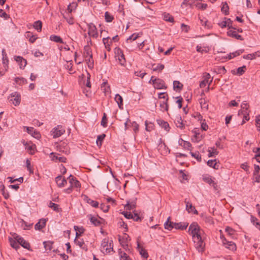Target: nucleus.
<instances>
[{
	"label": "nucleus",
	"mask_w": 260,
	"mask_h": 260,
	"mask_svg": "<svg viewBox=\"0 0 260 260\" xmlns=\"http://www.w3.org/2000/svg\"><path fill=\"white\" fill-rule=\"evenodd\" d=\"M188 233L192 236L193 241L204 240L206 235L203 229H188Z\"/></svg>",
	"instance_id": "f257e3e1"
},
{
	"label": "nucleus",
	"mask_w": 260,
	"mask_h": 260,
	"mask_svg": "<svg viewBox=\"0 0 260 260\" xmlns=\"http://www.w3.org/2000/svg\"><path fill=\"white\" fill-rule=\"evenodd\" d=\"M68 179L70 184V186L68 188L63 190V191L64 192L69 194L72 192L73 188H77V190L80 188L81 183L76 177H74L72 175H70Z\"/></svg>",
	"instance_id": "f03ea898"
},
{
	"label": "nucleus",
	"mask_w": 260,
	"mask_h": 260,
	"mask_svg": "<svg viewBox=\"0 0 260 260\" xmlns=\"http://www.w3.org/2000/svg\"><path fill=\"white\" fill-rule=\"evenodd\" d=\"M113 250V245L112 240L109 242V240L107 239H104L101 243V251L103 253H109L111 250Z\"/></svg>",
	"instance_id": "7ed1b4c3"
},
{
	"label": "nucleus",
	"mask_w": 260,
	"mask_h": 260,
	"mask_svg": "<svg viewBox=\"0 0 260 260\" xmlns=\"http://www.w3.org/2000/svg\"><path fill=\"white\" fill-rule=\"evenodd\" d=\"M115 57L118 60L119 64L124 66L126 63L125 58L123 51L119 47H116L114 49Z\"/></svg>",
	"instance_id": "20e7f679"
},
{
	"label": "nucleus",
	"mask_w": 260,
	"mask_h": 260,
	"mask_svg": "<svg viewBox=\"0 0 260 260\" xmlns=\"http://www.w3.org/2000/svg\"><path fill=\"white\" fill-rule=\"evenodd\" d=\"M12 236L17 241L19 245H20L23 248L27 250H30V244L28 242L25 240L23 238L18 235L16 233H14L12 234Z\"/></svg>",
	"instance_id": "39448f33"
},
{
	"label": "nucleus",
	"mask_w": 260,
	"mask_h": 260,
	"mask_svg": "<svg viewBox=\"0 0 260 260\" xmlns=\"http://www.w3.org/2000/svg\"><path fill=\"white\" fill-rule=\"evenodd\" d=\"M130 127H133V131L134 133L136 134L139 131V125L136 121H131V120L127 118L126 121L124 122V129L127 130Z\"/></svg>",
	"instance_id": "423d86ee"
},
{
	"label": "nucleus",
	"mask_w": 260,
	"mask_h": 260,
	"mask_svg": "<svg viewBox=\"0 0 260 260\" xmlns=\"http://www.w3.org/2000/svg\"><path fill=\"white\" fill-rule=\"evenodd\" d=\"M88 31V34L90 37L97 38L98 37V32L95 25L93 23L87 24Z\"/></svg>",
	"instance_id": "0eeeda50"
},
{
	"label": "nucleus",
	"mask_w": 260,
	"mask_h": 260,
	"mask_svg": "<svg viewBox=\"0 0 260 260\" xmlns=\"http://www.w3.org/2000/svg\"><path fill=\"white\" fill-rule=\"evenodd\" d=\"M153 85L155 88L158 89H166L167 86H166L165 81L159 78H155L153 81Z\"/></svg>",
	"instance_id": "6e6552de"
},
{
	"label": "nucleus",
	"mask_w": 260,
	"mask_h": 260,
	"mask_svg": "<svg viewBox=\"0 0 260 260\" xmlns=\"http://www.w3.org/2000/svg\"><path fill=\"white\" fill-rule=\"evenodd\" d=\"M52 132L53 138H58L63 135L65 131L61 126L57 125L53 129Z\"/></svg>",
	"instance_id": "1a4fd4ad"
},
{
	"label": "nucleus",
	"mask_w": 260,
	"mask_h": 260,
	"mask_svg": "<svg viewBox=\"0 0 260 260\" xmlns=\"http://www.w3.org/2000/svg\"><path fill=\"white\" fill-rule=\"evenodd\" d=\"M11 96L13 99H12L11 101L15 106H18L20 104L21 101L20 94L17 92H13L11 94Z\"/></svg>",
	"instance_id": "9d476101"
},
{
	"label": "nucleus",
	"mask_w": 260,
	"mask_h": 260,
	"mask_svg": "<svg viewBox=\"0 0 260 260\" xmlns=\"http://www.w3.org/2000/svg\"><path fill=\"white\" fill-rule=\"evenodd\" d=\"M14 59L18 62L20 68L21 69H24L27 64L26 60L23 58L22 56H14Z\"/></svg>",
	"instance_id": "9b49d317"
},
{
	"label": "nucleus",
	"mask_w": 260,
	"mask_h": 260,
	"mask_svg": "<svg viewBox=\"0 0 260 260\" xmlns=\"http://www.w3.org/2000/svg\"><path fill=\"white\" fill-rule=\"evenodd\" d=\"M22 143L25 146V149L27 150L30 154H34L35 153L36 145L32 144H29L23 141Z\"/></svg>",
	"instance_id": "f8f14e48"
},
{
	"label": "nucleus",
	"mask_w": 260,
	"mask_h": 260,
	"mask_svg": "<svg viewBox=\"0 0 260 260\" xmlns=\"http://www.w3.org/2000/svg\"><path fill=\"white\" fill-rule=\"evenodd\" d=\"M55 180L58 187L60 188L64 187L67 184V180L64 178H62L61 175L57 176Z\"/></svg>",
	"instance_id": "ddd939ff"
},
{
	"label": "nucleus",
	"mask_w": 260,
	"mask_h": 260,
	"mask_svg": "<svg viewBox=\"0 0 260 260\" xmlns=\"http://www.w3.org/2000/svg\"><path fill=\"white\" fill-rule=\"evenodd\" d=\"M189 223L187 222H173L170 221L169 224V228H187Z\"/></svg>",
	"instance_id": "4468645a"
},
{
	"label": "nucleus",
	"mask_w": 260,
	"mask_h": 260,
	"mask_svg": "<svg viewBox=\"0 0 260 260\" xmlns=\"http://www.w3.org/2000/svg\"><path fill=\"white\" fill-rule=\"evenodd\" d=\"M222 243L223 245L226 248L229 249L232 251L236 250V245L233 242L228 241L224 239L222 241Z\"/></svg>",
	"instance_id": "2eb2a0df"
},
{
	"label": "nucleus",
	"mask_w": 260,
	"mask_h": 260,
	"mask_svg": "<svg viewBox=\"0 0 260 260\" xmlns=\"http://www.w3.org/2000/svg\"><path fill=\"white\" fill-rule=\"evenodd\" d=\"M204 240H199V241H198V240H197L196 241H193L194 244V246H195L196 249L200 252H203L204 250L205 244L204 242Z\"/></svg>",
	"instance_id": "dca6fc26"
},
{
	"label": "nucleus",
	"mask_w": 260,
	"mask_h": 260,
	"mask_svg": "<svg viewBox=\"0 0 260 260\" xmlns=\"http://www.w3.org/2000/svg\"><path fill=\"white\" fill-rule=\"evenodd\" d=\"M27 132L34 138L39 139L41 137L40 133L32 127H26Z\"/></svg>",
	"instance_id": "f3484780"
},
{
	"label": "nucleus",
	"mask_w": 260,
	"mask_h": 260,
	"mask_svg": "<svg viewBox=\"0 0 260 260\" xmlns=\"http://www.w3.org/2000/svg\"><path fill=\"white\" fill-rule=\"evenodd\" d=\"M227 35L229 37L234 38L239 40L243 41L244 40L243 38L241 35H238L235 29L229 30L227 31Z\"/></svg>",
	"instance_id": "a211bd4d"
},
{
	"label": "nucleus",
	"mask_w": 260,
	"mask_h": 260,
	"mask_svg": "<svg viewBox=\"0 0 260 260\" xmlns=\"http://www.w3.org/2000/svg\"><path fill=\"white\" fill-rule=\"evenodd\" d=\"M50 156L51 157V159L53 161H59L61 162H66L67 161V158L64 156H59V154L55 155V153L52 152L50 153Z\"/></svg>",
	"instance_id": "6ab92c4d"
},
{
	"label": "nucleus",
	"mask_w": 260,
	"mask_h": 260,
	"mask_svg": "<svg viewBox=\"0 0 260 260\" xmlns=\"http://www.w3.org/2000/svg\"><path fill=\"white\" fill-rule=\"evenodd\" d=\"M159 150L160 152V153L163 155H167L170 152V150L167 147L165 143H161L158 145Z\"/></svg>",
	"instance_id": "aec40b11"
},
{
	"label": "nucleus",
	"mask_w": 260,
	"mask_h": 260,
	"mask_svg": "<svg viewBox=\"0 0 260 260\" xmlns=\"http://www.w3.org/2000/svg\"><path fill=\"white\" fill-rule=\"evenodd\" d=\"M192 133L194 134L193 137L191 139L193 142H199L202 140V135L199 133V129L195 128L192 131Z\"/></svg>",
	"instance_id": "412c9836"
},
{
	"label": "nucleus",
	"mask_w": 260,
	"mask_h": 260,
	"mask_svg": "<svg viewBox=\"0 0 260 260\" xmlns=\"http://www.w3.org/2000/svg\"><path fill=\"white\" fill-rule=\"evenodd\" d=\"M174 122L178 128L183 129L185 127V124L183 123V119L180 115L176 117Z\"/></svg>",
	"instance_id": "4be33fe9"
},
{
	"label": "nucleus",
	"mask_w": 260,
	"mask_h": 260,
	"mask_svg": "<svg viewBox=\"0 0 260 260\" xmlns=\"http://www.w3.org/2000/svg\"><path fill=\"white\" fill-rule=\"evenodd\" d=\"M88 217L90 222L94 226H98L101 225V222L100 219H101V218L99 219L97 217L93 216L91 214L88 215Z\"/></svg>",
	"instance_id": "5701e85b"
},
{
	"label": "nucleus",
	"mask_w": 260,
	"mask_h": 260,
	"mask_svg": "<svg viewBox=\"0 0 260 260\" xmlns=\"http://www.w3.org/2000/svg\"><path fill=\"white\" fill-rule=\"evenodd\" d=\"M203 78L204 80L200 84V86L201 88L205 87L206 84L208 83L209 80L211 79V76L209 73H205Z\"/></svg>",
	"instance_id": "b1692460"
},
{
	"label": "nucleus",
	"mask_w": 260,
	"mask_h": 260,
	"mask_svg": "<svg viewBox=\"0 0 260 260\" xmlns=\"http://www.w3.org/2000/svg\"><path fill=\"white\" fill-rule=\"evenodd\" d=\"M157 123L161 127L164 128V129L167 132H169L170 131V127L168 122L162 119H158L157 120Z\"/></svg>",
	"instance_id": "393cba45"
},
{
	"label": "nucleus",
	"mask_w": 260,
	"mask_h": 260,
	"mask_svg": "<svg viewBox=\"0 0 260 260\" xmlns=\"http://www.w3.org/2000/svg\"><path fill=\"white\" fill-rule=\"evenodd\" d=\"M186 203V209L188 213H192L195 214H198V211L195 207L192 205L189 202L185 201Z\"/></svg>",
	"instance_id": "a878e982"
},
{
	"label": "nucleus",
	"mask_w": 260,
	"mask_h": 260,
	"mask_svg": "<svg viewBox=\"0 0 260 260\" xmlns=\"http://www.w3.org/2000/svg\"><path fill=\"white\" fill-rule=\"evenodd\" d=\"M84 56L85 58L89 56L90 58H92V54L91 48L88 45H86L84 47Z\"/></svg>",
	"instance_id": "bb28decb"
},
{
	"label": "nucleus",
	"mask_w": 260,
	"mask_h": 260,
	"mask_svg": "<svg viewBox=\"0 0 260 260\" xmlns=\"http://www.w3.org/2000/svg\"><path fill=\"white\" fill-rule=\"evenodd\" d=\"M110 37L104 38L103 39V42L105 45L106 49L107 51H110L111 50L110 46L112 44V40H109Z\"/></svg>",
	"instance_id": "cd10ccee"
},
{
	"label": "nucleus",
	"mask_w": 260,
	"mask_h": 260,
	"mask_svg": "<svg viewBox=\"0 0 260 260\" xmlns=\"http://www.w3.org/2000/svg\"><path fill=\"white\" fill-rule=\"evenodd\" d=\"M9 241L10 242V245L11 246V247H12L13 248L15 249L16 250H17L20 248L19 243L13 237V238L9 237Z\"/></svg>",
	"instance_id": "c85d7f7f"
},
{
	"label": "nucleus",
	"mask_w": 260,
	"mask_h": 260,
	"mask_svg": "<svg viewBox=\"0 0 260 260\" xmlns=\"http://www.w3.org/2000/svg\"><path fill=\"white\" fill-rule=\"evenodd\" d=\"M84 200L93 207L97 208L99 207V204L97 201L90 199L86 196L84 198Z\"/></svg>",
	"instance_id": "c756f323"
},
{
	"label": "nucleus",
	"mask_w": 260,
	"mask_h": 260,
	"mask_svg": "<svg viewBox=\"0 0 260 260\" xmlns=\"http://www.w3.org/2000/svg\"><path fill=\"white\" fill-rule=\"evenodd\" d=\"M114 99L117 103L119 108L120 109H123V99L122 96L119 94H116Z\"/></svg>",
	"instance_id": "7c9ffc66"
},
{
	"label": "nucleus",
	"mask_w": 260,
	"mask_h": 260,
	"mask_svg": "<svg viewBox=\"0 0 260 260\" xmlns=\"http://www.w3.org/2000/svg\"><path fill=\"white\" fill-rule=\"evenodd\" d=\"M168 98L166 99V100L160 102V107L161 110L163 112L167 111L169 109V105L168 104Z\"/></svg>",
	"instance_id": "2f4dec72"
},
{
	"label": "nucleus",
	"mask_w": 260,
	"mask_h": 260,
	"mask_svg": "<svg viewBox=\"0 0 260 260\" xmlns=\"http://www.w3.org/2000/svg\"><path fill=\"white\" fill-rule=\"evenodd\" d=\"M26 38L29 39V41L31 43H34L37 39V37L34 35L30 31H27L26 32Z\"/></svg>",
	"instance_id": "473e14b6"
},
{
	"label": "nucleus",
	"mask_w": 260,
	"mask_h": 260,
	"mask_svg": "<svg viewBox=\"0 0 260 260\" xmlns=\"http://www.w3.org/2000/svg\"><path fill=\"white\" fill-rule=\"evenodd\" d=\"M34 28L38 32H41L42 28V22L40 20L35 21L33 24Z\"/></svg>",
	"instance_id": "72a5a7b5"
},
{
	"label": "nucleus",
	"mask_w": 260,
	"mask_h": 260,
	"mask_svg": "<svg viewBox=\"0 0 260 260\" xmlns=\"http://www.w3.org/2000/svg\"><path fill=\"white\" fill-rule=\"evenodd\" d=\"M50 40L52 41L55 42L56 43H59L61 44H63L64 42L62 39L58 36L52 35L50 36Z\"/></svg>",
	"instance_id": "f704fd0d"
},
{
	"label": "nucleus",
	"mask_w": 260,
	"mask_h": 260,
	"mask_svg": "<svg viewBox=\"0 0 260 260\" xmlns=\"http://www.w3.org/2000/svg\"><path fill=\"white\" fill-rule=\"evenodd\" d=\"M152 70L153 71H158L161 72V71L164 69L165 66L164 64L161 63L158 64H153L152 65Z\"/></svg>",
	"instance_id": "c9c22d12"
},
{
	"label": "nucleus",
	"mask_w": 260,
	"mask_h": 260,
	"mask_svg": "<svg viewBox=\"0 0 260 260\" xmlns=\"http://www.w3.org/2000/svg\"><path fill=\"white\" fill-rule=\"evenodd\" d=\"M163 19L166 21L170 22H174V17L170 15L169 13H164L162 14Z\"/></svg>",
	"instance_id": "e433bc0d"
},
{
	"label": "nucleus",
	"mask_w": 260,
	"mask_h": 260,
	"mask_svg": "<svg viewBox=\"0 0 260 260\" xmlns=\"http://www.w3.org/2000/svg\"><path fill=\"white\" fill-rule=\"evenodd\" d=\"M179 143L180 145H183L184 148L187 149L188 150H190L191 147V144L189 142L184 141L182 139L179 140Z\"/></svg>",
	"instance_id": "4c0bfd02"
},
{
	"label": "nucleus",
	"mask_w": 260,
	"mask_h": 260,
	"mask_svg": "<svg viewBox=\"0 0 260 260\" xmlns=\"http://www.w3.org/2000/svg\"><path fill=\"white\" fill-rule=\"evenodd\" d=\"M136 207V202L135 201H133L130 202L129 201H127L126 204L124 206V209L126 210H131L135 208Z\"/></svg>",
	"instance_id": "58836bf2"
},
{
	"label": "nucleus",
	"mask_w": 260,
	"mask_h": 260,
	"mask_svg": "<svg viewBox=\"0 0 260 260\" xmlns=\"http://www.w3.org/2000/svg\"><path fill=\"white\" fill-rule=\"evenodd\" d=\"M208 151L209 152L208 157H209L215 156V155H217L219 153L214 147L209 148Z\"/></svg>",
	"instance_id": "ea45409f"
},
{
	"label": "nucleus",
	"mask_w": 260,
	"mask_h": 260,
	"mask_svg": "<svg viewBox=\"0 0 260 260\" xmlns=\"http://www.w3.org/2000/svg\"><path fill=\"white\" fill-rule=\"evenodd\" d=\"M207 165L210 167L213 168L215 169H218L219 167V165L217 164L216 159L209 160L207 161Z\"/></svg>",
	"instance_id": "a19ab883"
},
{
	"label": "nucleus",
	"mask_w": 260,
	"mask_h": 260,
	"mask_svg": "<svg viewBox=\"0 0 260 260\" xmlns=\"http://www.w3.org/2000/svg\"><path fill=\"white\" fill-rule=\"evenodd\" d=\"M203 180L205 182L208 183L210 185H212L215 187V185H216V184L215 183L214 181L212 179L211 176H205L203 178Z\"/></svg>",
	"instance_id": "79ce46f5"
},
{
	"label": "nucleus",
	"mask_w": 260,
	"mask_h": 260,
	"mask_svg": "<svg viewBox=\"0 0 260 260\" xmlns=\"http://www.w3.org/2000/svg\"><path fill=\"white\" fill-rule=\"evenodd\" d=\"M14 80L16 83L20 85L25 84L27 83L26 79L23 77H16Z\"/></svg>",
	"instance_id": "37998d69"
},
{
	"label": "nucleus",
	"mask_w": 260,
	"mask_h": 260,
	"mask_svg": "<svg viewBox=\"0 0 260 260\" xmlns=\"http://www.w3.org/2000/svg\"><path fill=\"white\" fill-rule=\"evenodd\" d=\"M105 137L106 135L104 134L98 136L96 143L98 146H102L103 141L104 140Z\"/></svg>",
	"instance_id": "c03bdc74"
},
{
	"label": "nucleus",
	"mask_w": 260,
	"mask_h": 260,
	"mask_svg": "<svg viewBox=\"0 0 260 260\" xmlns=\"http://www.w3.org/2000/svg\"><path fill=\"white\" fill-rule=\"evenodd\" d=\"M118 239L121 244L123 243H125L128 240H130L129 236L125 233L124 234V235L122 237L119 236Z\"/></svg>",
	"instance_id": "a18cd8bd"
},
{
	"label": "nucleus",
	"mask_w": 260,
	"mask_h": 260,
	"mask_svg": "<svg viewBox=\"0 0 260 260\" xmlns=\"http://www.w3.org/2000/svg\"><path fill=\"white\" fill-rule=\"evenodd\" d=\"M101 88L103 89L105 93L111 92L110 87V86L108 85L107 81L104 82L103 83L101 86Z\"/></svg>",
	"instance_id": "49530a36"
},
{
	"label": "nucleus",
	"mask_w": 260,
	"mask_h": 260,
	"mask_svg": "<svg viewBox=\"0 0 260 260\" xmlns=\"http://www.w3.org/2000/svg\"><path fill=\"white\" fill-rule=\"evenodd\" d=\"M229 7L228 4L226 2L222 3V6L221 7V12L224 13L225 15L229 14Z\"/></svg>",
	"instance_id": "de8ad7c7"
},
{
	"label": "nucleus",
	"mask_w": 260,
	"mask_h": 260,
	"mask_svg": "<svg viewBox=\"0 0 260 260\" xmlns=\"http://www.w3.org/2000/svg\"><path fill=\"white\" fill-rule=\"evenodd\" d=\"M53 244V242L48 241H44L43 242V245L44 246V248L46 250H51L52 248V245Z\"/></svg>",
	"instance_id": "09e8293b"
},
{
	"label": "nucleus",
	"mask_w": 260,
	"mask_h": 260,
	"mask_svg": "<svg viewBox=\"0 0 260 260\" xmlns=\"http://www.w3.org/2000/svg\"><path fill=\"white\" fill-rule=\"evenodd\" d=\"M224 19L226 20V22L227 23L226 27L228 28V30L231 29H236V28L233 27L232 26V21L230 18H227L226 17L224 18Z\"/></svg>",
	"instance_id": "8fccbe9b"
},
{
	"label": "nucleus",
	"mask_w": 260,
	"mask_h": 260,
	"mask_svg": "<svg viewBox=\"0 0 260 260\" xmlns=\"http://www.w3.org/2000/svg\"><path fill=\"white\" fill-rule=\"evenodd\" d=\"M105 18L106 21L107 22H111L114 19L113 16L108 11L106 12L105 13Z\"/></svg>",
	"instance_id": "3c124183"
},
{
	"label": "nucleus",
	"mask_w": 260,
	"mask_h": 260,
	"mask_svg": "<svg viewBox=\"0 0 260 260\" xmlns=\"http://www.w3.org/2000/svg\"><path fill=\"white\" fill-rule=\"evenodd\" d=\"M145 129L147 131L150 132L153 129L154 124L151 122H148V121L145 122Z\"/></svg>",
	"instance_id": "603ef678"
},
{
	"label": "nucleus",
	"mask_w": 260,
	"mask_h": 260,
	"mask_svg": "<svg viewBox=\"0 0 260 260\" xmlns=\"http://www.w3.org/2000/svg\"><path fill=\"white\" fill-rule=\"evenodd\" d=\"M190 153L192 157H193L194 158H195L198 161H199V162L201 161L202 157H201V155H200V153L198 151L196 152H190Z\"/></svg>",
	"instance_id": "864d4df0"
},
{
	"label": "nucleus",
	"mask_w": 260,
	"mask_h": 260,
	"mask_svg": "<svg viewBox=\"0 0 260 260\" xmlns=\"http://www.w3.org/2000/svg\"><path fill=\"white\" fill-rule=\"evenodd\" d=\"M140 37V34L134 33V34H132L131 36H130L127 39L126 42V43H128V42L129 41H131V40L135 41L136 39H137L138 38H139Z\"/></svg>",
	"instance_id": "5fc2aeb1"
},
{
	"label": "nucleus",
	"mask_w": 260,
	"mask_h": 260,
	"mask_svg": "<svg viewBox=\"0 0 260 260\" xmlns=\"http://www.w3.org/2000/svg\"><path fill=\"white\" fill-rule=\"evenodd\" d=\"M85 60L87 61L88 68L90 69H92L94 66L93 58H90L89 56H88L87 58H85Z\"/></svg>",
	"instance_id": "6e6d98bb"
},
{
	"label": "nucleus",
	"mask_w": 260,
	"mask_h": 260,
	"mask_svg": "<svg viewBox=\"0 0 260 260\" xmlns=\"http://www.w3.org/2000/svg\"><path fill=\"white\" fill-rule=\"evenodd\" d=\"M174 89H178L181 90L183 87V85L178 81H174L173 82Z\"/></svg>",
	"instance_id": "4d7b16f0"
},
{
	"label": "nucleus",
	"mask_w": 260,
	"mask_h": 260,
	"mask_svg": "<svg viewBox=\"0 0 260 260\" xmlns=\"http://www.w3.org/2000/svg\"><path fill=\"white\" fill-rule=\"evenodd\" d=\"M246 67L245 66H243L241 67H239L237 69V74L238 75H242L246 71Z\"/></svg>",
	"instance_id": "13d9d810"
},
{
	"label": "nucleus",
	"mask_w": 260,
	"mask_h": 260,
	"mask_svg": "<svg viewBox=\"0 0 260 260\" xmlns=\"http://www.w3.org/2000/svg\"><path fill=\"white\" fill-rule=\"evenodd\" d=\"M256 55V52L252 54H248L247 55H244L243 57L246 59H255Z\"/></svg>",
	"instance_id": "bf43d9fd"
},
{
	"label": "nucleus",
	"mask_w": 260,
	"mask_h": 260,
	"mask_svg": "<svg viewBox=\"0 0 260 260\" xmlns=\"http://www.w3.org/2000/svg\"><path fill=\"white\" fill-rule=\"evenodd\" d=\"M132 219H133L135 221H139L141 220V217L136 211L134 212V214H133V218H132Z\"/></svg>",
	"instance_id": "052dcab7"
},
{
	"label": "nucleus",
	"mask_w": 260,
	"mask_h": 260,
	"mask_svg": "<svg viewBox=\"0 0 260 260\" xmlns=\"http://www.w3.org/2000/svg\"><path fill=\"white\" fill-rule=\"evenodd\" d=\"M73 63L72 61L67 62V64L65 65V68L67 70H68L70 74H73L74 72H72Z\"/></svg>",
	"instance_id": "680f3d73"
},
{
	"label": "nucleus",
	"mask_w": 260,
	"mask_h": 260,
	"mask_svg": "<svg viewBox=\"0 0 260 260\" xmlns=\"http://www.w3.org/2000/svg\"><path fill=\"white\" fill-rule=\"evenodd\" d=\"M101 124L104 127H106L107 126V118L106 114L105 113H104Z\"/></svg>",
	"instance_id": "e2e57ef3"
},
{
	"label": "nucleus",
	"mask_w": 260,
	"mask_h": 260,
	"mask_svg": "<svg viewBox=\"0 0 260 260\" xmlns=\"http://www.w3.org/2000/svg\"><path fill=\"white\" fill-rule=\"evenodd\" d=\"M49 207L52 208L54 211H58V205L52 202H50L49 205Z\"/></svg>",
	"instance_id": "0e129e2a"
},
{
	"label": "nucleus",
	"mask_w": 260,
	"mask_h": 260,
	"mask_svg": "<svg viewBox=\"0 0 260 260\" xmlns=\"http://www.w3.org/2000/svg\"><path fill=\"white\" fill-rule=\"evenodd\" d=\"M140 254L142 257L147 258L148 257V254L147 252L143 248H141L139 250Z\"/></svg>",
	"instance_id": "69168bd1"
},
{
	"label": "nucleus",
	"mask_w": 260,
	"mask_h": 260,
	"mask_svg": "<svg viewBox=\"0 0 260 260\" xmlns=\"http://www.w3.org/2000/svg\"><path fill=\"white\" fill-rule=\"evenodd\" d=\"M255 125L258 131L260 132V115L255 117Z\"/></svg>",
	"instance_id": "338daca9"
},
{
	"label": "nucleus",
	"mask_w": 260,
	"mask_h": 260,
	"mask_svg": "<svg viewBox=\"0 0 260 260\" xmlns=\"http://www.w3.org/2000/svg\"><path fill=\"white\" fill-rule=\"evenodd\" d=\"M120 253V260H132L126 253L121 252Z\"/></svg>",
	"instance_id": "774afa93"
}]
</instances>
